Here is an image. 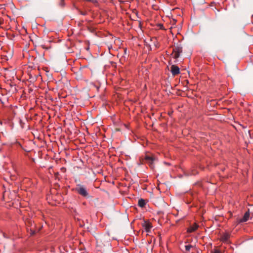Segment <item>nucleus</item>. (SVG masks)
Listing matches in <instances>:
<instances>
[{"mask_svg":"<svg viewBox=\"0 0 253 253\" xmlns=\"http://www.w3.org/2000/svg\"><path fill=\"white\" fill-rule=\"evenodd\" d=\"M76 191L80 195L84 197H88V193L86 189V188L81 185H78V187L76 189Z\"/></svg>","mask_w":253,"mask_h":253,"instance_id":"1","label":"nucleus"},{"mask_svg":"<svg viewBox=\"0 0 253 253\" xmlns=\"http://www.w3.org/2000/svg\"><path fill=\"white\" fill-rule=\"evenodd\" d=\"M182 52V48L181 47H175L173 48V51L172 55L173 56V57L175 59H177L181 53Z\"/></svg>","mask_w":253,"mask_h":253,"instance_id":"2","label":"nucleus"},{"mask_svg":"<svg viewBox=\"0 0 253 253\" xmlns=\"http://www.w3.org/2000/svg\"><path fill=\"white\" fill-rule=\"evenodd\" d=\"M142 226L146 232H150L152 227L151 223L149 221L145 220H144L143 223L142 224Z\"/></svg>","mask_w":253,"mask_h":253,"instance_id":"3","label":"nucleus"},{"mask_svg":"<svg viewBox=\"0 0 253 253\" xmlns=\"http://www.w3.org/2000/svg\"><path fill=\"white\" fill-rule=\"evenodd\" d=\"M144 160L146 161V162L147 163L149 166L152 168H154V165H153V162H154V158L152 156L146 155L144 157Z\"/></svg>","mask_w":253,"mask_h":253,"instance_id":"4","label":"nucleus"},{"mask_svg":"<svg viewBox=\"0 0 253 253\" xmlns=\"http://www.w3.org/2000/svg\"><path fill=\"white\" fill-rule=\"evenodd\" d=\"M170 72L172 75L175 76L180 73L179 68L175 65H172L170 67Z\"/></svg>","mask_w":253,"mask_h":253,"instance_id":"5","label":"nucleus"},{"mask_svg":"<svg viewBox=\"0 0 253 253\" xmlns=\"http://www.w3.org/2000/svg\"><path fill=\"white\" fill-rule=\"evenodd\" d=\"M250 215L249 211L246 212L242 218L238 219V223L246 222L249 220Z\"/></svg>","mask_w":253,"mask_h":253,"instance_id":"6","label":"nucleus"},{"mask_svg":"<svg viewBox=\"0 0 253 253\" xmlns=\"http://www.w3.org/2000/svg\"><path fill=\"white\" fill-rule=\"evenodd\" d=\"M199 227V225L196 223H194L193 224L190 225L189 228H187V232L188 233H192L194 231H195Z\"/></svg>","mask_w":253,"mask_h":253,"instance_id":"7","label":"nucleus"},{"mask_svg":"<svg viewBox=\"0 0 253 253\" xmlns=\"http://www.w3.org/2000/svg\"><path fill=\"white\" fill-rule=\"evenodd\" d=\"M230 237V234L229 233H224L220 237V241L222 242H227Z\"/></svg>","mask_w":253,"mask_h":253,"instance_id":"8","label":"nucleus"},{"mask_svg":"<svg viewBox=\"0 0 253 253\" xmlns=\"http://www.w3.org/2000/svg\"><path fill=\"white\" fill-rule=\"evenodd\" d=\"M52 198L58 204L60 203L62 200V196L60 194H57L55 196H53Z\"/></svg>","mask_w":253,"mask_h":253,"instance_id":"9","label":"nucleus"},{"mask_svg":"<svg viewBox=\"0 0 253 253\" xmlns=\"http://www.w3.org/2000/svg\"><path fill=\"white\" fill-rule=\"evenodd\" d=\"M27 231H30V234L31 235H33L35 233V225H34L33 226L32 224H31V226L30 227H27Z\"/></svg>","mask_w":253,"mask_h":253,"instance_id":"10","label":"nucleus"},{"mask_svg":"<svg viewBox=\"0 0 253 253\" xmlns=\"http://www.w3.org/2000/svg\"><path fill=\"white\" fill-rule=\"evenodd\" d=\"M145 205H146V202L144 199H140V200H138V205L140 207L143 208L145 206Z\"/></svg>","mask_w":253,"mask_h":253,"instance_id":"11","label":"nucleus"},{"mask_svg":"<svg viewBox=\"0 0 253 253\" xmlns=\"http://www.w3.org/2000/svg\"><path fill=\"white\" fill-rule=\"evenodd\" d=\"M194 248V246L188 244L185 246V253H187L191 249Z\"/></svg>","mask_w":253,"mask_h":253,"instance_id":"12","label":"nucleus"},{"mask_svg":"<svg viewBox=\"0 0 253 253\" xmlns=\"http://www.w3.org/2000/svg\"><path fill=\"white\" fill-rule=\"evenodd\" d=\"M213 253H221V251L217 249H215L213 251Z\"/></svg>","mask_w":253,"mask_h":253,"instance_id":"13","label":"nucleus"},{"mask_svg":"<svg viewBox=\"0 0 253 253\" xmlns=\"http://www.w3.org/2000/svg\"><path fill=\"white\" fill-rule=\"evenodd\" d=\"M80 13L82 15H85L87 14L86 12H83L82 11H79Z\"/></svg>","mask_w":253,"mask_h":253,"instance_id":"14","label":"nucleus"},{"mask_svg":"<svg viewBox=\"0 0 253 253\" xmlns=\"http://www.w3.org/2000/svg\"><path fill=\"white\" fill-rule=\"evenodd\" d=\"M63 1H64V0H61L60 5L61 6H63L64 5Z\"/></svg>","mask_w":253,"mask_h":253,"instance_id":"15","label":"nucleus"},{"mask_svg":"<svg viewBox=\"0 0 253 253\" xmlns=\"http://www.w3.org/2000/svg\"><path fill=\"white\" fill-rule=\"evenodd\" d=\"M3 235L4 237L7 238V237L6 236V234L5 233H3Z\"/></svg>","mask_w":253,"mask_h":253,"instance_id":"16","label":"nucleus"},{"mask_svg":"<svg viewBox=\"0 0 253 253\" xmlns=\"http://www.w3.org/2000/svg\"><path fill=\"white\" fill-rule=\"evenodd\" d=\"M65 169H65V168H61V170H63V171H65Z\"/></svg>","mask_w":253,"mask_h":253,"instance_id":"17","label":"nucleus"}]
</instances>
